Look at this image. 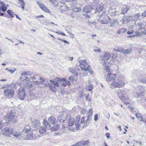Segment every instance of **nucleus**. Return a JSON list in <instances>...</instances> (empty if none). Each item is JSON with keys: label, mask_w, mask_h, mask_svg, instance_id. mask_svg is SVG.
<instances>
[{"label": "nucleus", "mask_w": 146, "mask_h": 146, "mask_svg": "<svg viewBox=\"0 0 146 146\" xmlns=\"http://www.w3.org/2000/svg\"><path fill=\"white\" fill-rule=\"evenodd\" d=\"M15 115V111L13 108L9 107L7 114L4 119H0V129L5 125L12 123H15L16 121L14 117Z\"/></svg>", "instance_id": "nucleus-1"}, {"label": "nucleus", "mask_w": 146, "mask_h": 146, "mask_svg": "<svg viewBox=\"0 0 146 146\" xmlns=\"http://www.w3.org/2000/svg\"><path fill=\"white\" fill-rule=\"evenodd\" d=\"M97 12L98 13V15L100 19L99 21L102 24H107L109 23L110 22V19L107 15H105L106 11H104L103 8L102 6H100L96 10Z\"/></svg>", "instance_id": "nucleus-2"}, {"label": "nucleus", "mask_w": 146, "mask_h": 146, "mask_svg": "<svg viewBox=\"0 0 146 146\" xmlns=\"http://www.w3.org/2000/svg\"><path fill=\"white\" fill-rule=\"evenodd\" d=\"M124 85L125 83L122 80V78L120 76L117 77L116 79L111 83V86L115 87L121 88Z\"/></svg>", "instance_id": "nucleus-3"}, {"label": "nucleus", "mask_w": 146, "mask_h": 146, "mask_svg": "<svg viewBox=\"0 0 146 146\" xmlns=\"http://www.w3.org/2000/svg\"><path fill=\"white\" fill-rule=\"evenodd\" d=\"M19 99L23 100L25 98V92L23 87H21L18 92Z\"/></svg>", "instance_id": "nucleus-4"}, {"label": "nucleus", "mask_w": 146, "mask_h": 146, "mask_svg": "<svg viewBox=\"0 0 146 146\" xmlns=\"http://www.w3.org/2000/svg\"><path fill=\"white\" fill-rule=\"evenodd\" d=\"M3 135L5 136H9L13 133V130L11 127H5L2 130Z\"/></svg>", "instance_id": "nucleus-5"}, {"label": "nucleus", "mask_w": 146, "mask_h": 146, "mask_svg": "<svg viewBox=\"0 0 146 146\" xmlns=\"http://www.w3.org/2000/svg\"><path fill=\"white\" fill-rule=\"evenodd\" d=\"M80 120V116H78L76 118L75 121V125L76 126L77 130H78L79 129V127L80 124H83L84 121V116L81 119L80 123H79Z\"/></svg>", "instance_id": "nucleus-6"}, {"label": "nucleus", "mask_w": 146, "mask_h": 146, "mask_svg": "<svg viewBox=\"0 0 146 146\" xmlns=\"http://www.w3.org/2000/svg\"><path fill=\"white\" fill-rule=\"evenodd\" d=\"M4 92L6 96L10 98L12 97L14 93L13 90L9 88L5 90Z\"/></svg>", "instance_id": "nucleus-7"}, {"label": "nucleus", "mask_w": 146, "mask_h": 146, "mask_svg": "<svg viewBox=\"0 0 146 146\" xmlns=\"http://www.w3.org/2000/svg\"><path fill=\"white\" fill-rule=\"evenodd\" d=\"M116 77L115 74H109L107 75L106 80L108 82H110L115 80Z\"/></svg>", "instance_id": "nucleus-8"}, {"label": "nucleus", "mask_w": 146, "mask_h": 146, "mask_svg": "<svg viewBox=\"0 0 146 146\" xmlns=\"http://www.w3.org/2000/svg\"><path fill=\"white\" fill-rule=\"evenodd\" d=\"M80 65L81 69L85 71H87L89 70V68L90 67V66L88 65V63L82 64H80Z\"/></svg>", "instance_id": "nucleus-9"}, {"label": "nucleus", "mask_w": 146, "mask_h": 146, "mask_svg": "<svg viewBox=\"0 0 146 146\" xmlns=\"http://www.w3.org/2000/svg\"><path fill=\"white\" fill-rule=\"evenodd\" d=\"M141 15L140 13H135L131 17L130 20L132 21H136L139 19Z\"/></svg>", "instance_id": "nucleus-10"}, {"label": "nucleus", "mask_w": 146, "mask_h": 146, "mask_svg": "<svg viewBox=\"0 0 146 146\" xmlns=\"http://www.w3.org/2000/svg\"><path fill=\"white\" fill-rule=\"evenodd\" d=\"M69 72L72 74H75L76 76H77L78 74H80V73L79 72L80 71L79 70H75L73 68H70L68 69Z\"/></svg>", "instance_id": "nucleus-11"}, {"label": "nucleus", "mask_w": 146, "mask_h": 146, "mask_svg": "<svg viewBox=\"0 0 146 146\" xmlns=\"http://www.w3.org/2000/svg\"><path fill=\"white\" fill-rule=\"evenodd\" d=\"M92 9V7H90V6L89 5H87L83 9L82 11L84 13H87L88 14H89L91 11Z\"/></svg>", "instance_id": "nucleus-12"}, {"label": "nucleus", "mask_w": 146, "mask_h": 146, "mask_svg": "<svg viewBox=\"0 0 146 146\" xmlns=\"http://www.w3.org/2000/svg\"><path fill=\"white\" fill-rule=\"evenodd\" d=\"M110 54L108 52H106L105 53L102 58V60L104 61V62L105 60H108L110 57Z\"/></svg>", "instance_id": "nucleus-13"}, {"label": "nucleus", "mask_w": 146, "mask_h": 146, "mask_svg": "<svg viewBox=\"0 0 146 146\" xmlns=\"http://www.w3.org/2000/svg\"><path fill=\"white\" fill-rule=\"evenodd\" d=\"M48 121L50 123L53 124L57 122V120L53 116L50 117L48 118Z\"/></svg>", "instance_id": "nucleus-14"}, {"label": "nucleus", "mask_w": 146, "mask_h": 146, "mask_svg": "<svg viewBox=\"0 0 146 146\" xmlns=\"http://www.w3.org/2000/svg\"><path fill=\"white\" fill-rule=\"evenodd\" d=\"M27 139L34 140L36 139V136L32 132L28 134L27 136Z\"/></svg>", "instance_id": "nucleus-15"}, {"label": "nucleus", "mask_w": 146, "mask_h": 146, "mask_svg": "<svg viewBox=\"0 0 146 146\" xmlns=\"http://www.w3.org/2000/svg\"><path fill=\"white\" fill-rule=\"evenodd\" d=\"M118 96L120 99L122 100H125L126 99L125 96L123 94V92L120 91V92H118Z\"/></svg>", "instance_id": "nucleus-16"}, {"label": "nucleus", "mask_w": 146, "mask_h": 146, "mask_svg": "<svg viewBox=\"0 0 146 146\" xmlns=\"http://www.w3.org/2000/svg\"><path fill=\"white\" fill-rule=\"evenodd\" d=\"M93 112L92 109H89V110L88 113V115L87 116V121H89L92 118V115Z\"/></svg>", "instance_id": "nucleus-17"}, {"label": "nucleus", "mask_w": 146, "mask_h": 146, "mask_svg": "<svg viewBox=\"0 0 146 146\" xmlns=\"http://www.w3.org/2000/svg\"><path fill=\"white\" fill-rule=\"evenodd\" d=\"M40 83L45 86H48V84H49L48 83V82L47 80L44 79L42 77L40 78Z\"/></svg>", "instance_id": "nucleus-18"}, {"label": "nucleus", "mask_w": 146, "mask_h": 146, "mask_svg": "<svg viewBox=\"0 0 146 146\" xmlns=\"http://www.w3.org/2000/svg\"><path fill=\"white\" fill-rule=\"evenodd\" d=\"M86 145V143L84 141H81L73 145L72 146H84Z\"/></svg>", "instance_id": "nucleus-19"}, {"label": "nucleus", "mask_w": 146, "mask_h": 146, "mask_svg": "<svg viewBox=\"0 0 146 146\" xmlns=\"http://www.w3.org/2000/svg\"><path fill=\"white\" fill-rule=\"evenodd\" d=\"M43 124L45 127L48 129H51L50 127V125L49 124L46 119H44L43 121Z\"/></svg>", "instance_id": "nucleus-20"}, {"label": "nucleus", "mask_w": 146, "mask_h": 146, "mask_svg": "<svg viewBox=\"0 0 146 146\" xmlns=\"http://www.w3.org/2000/svg\"><path fill=\"white\" fill-rule=\"evenodd\" d=\"M132 50V49L131 48H130L126 49H124L122 50V52L124 54H130Z\"/></svg>", "instance_id": "nucleus-21"}, {"label": "nucleus", "mask_w": 146, "mask_h": 146, "mask_svg": "<svg viewBox=\"0 0 146 146\" xmlns=\"http://www.w3.org/2000/svg\"><path fill=\"white\" fill-rule=\"evenodd\" d=\"M30 78L33 80H36L35 81L36 82H38V80H39L41 78L40 76L38 75H31Z\"/></svg>", "instance_id": "nucleus-22"}, {"label": "nucleus", "mask_w": 146, "mask_h": 146, "mask_svg": "<svg viewBox=\"0 0 146 146\" xmlns=\"http://www.w3.org/2000/svg\"><path fill=\"white\" fill-rule=\"evenodd\" d=\"M130 19L126 17H124L121 20V22L123 24H127L129 21Z\"/></svg>", "instance_id": "nucleus-23"}, {"label": "nucleus", "mask_w": 146, "mask_h": 146, "mask_svg": "<svg viewBox=\"0 0 146 146\" xmlns=\"http://www.w3.org/2000/svg\"><path fill=\"white\" fill-rule=\"evenodd\" d=\"M31 74L32 73L31 72L29 71H27V72L23 71L21 72V76H25L26 75H31Z\"/></svg>", "instance_id": "nucleus-24"}, {"label": "nucleus", "mask_w": 146, "mask_h": 146, "mask_svg": "<svg viewBox=\"0 0 146 146\" xmlns=\"http://www.w3.org/2000/svg\"><path fill=\"white\" fill-rule=\"evenodd\" d=\"M48 86L51 90L54 92H55L57 91V89L56 87L52 85L51 84H48Z\"/></svg>", "instance_id": "nucleus-25"}, {"label": "nucleus", "mask_w": 146, "mask_h": 146, "mask_svg": "<svg viewBox=\"0 0 146 146\" xmlns=\"http://www.w3.org/2000/svg\"><path fill=\"white\" fill-rule=\"evenodd\" d=\"M129 9V8L127 7H123L121 9V12L120 13L124 15L127 12Z\"/></svg>", "instance_id": "nucleus-26"}, {"label": "nucleus", "mask_w": 146, "mask_h": 146, "mask_svg": "<svg viewBox=\"0 0 146 146\" xmlns=\"http://www.w3.org/2000/svg\"><path fill=\"white\" fill-rule=\"evenodd\" d=\"M57 78H56L55 81L51 80H50V82L52 83L54 85L58 87L59 86V82L57 81Z\"/></svg>", "instance_id": "nucleus-27"}, {"label": "nucleus", "mask_w": 146, "mask_h": 146, "mask_svg": "<svg viewBox=\"0 0 146 146\" xmlns=\"http://www.w3.org/2000/svg\"><path fill=\"white\" fill-rule=\"evenodd\" d=\"M139 81L142 83H146V75H142L141 78L139 79Z\"/></svg>", "instance_id": "nucleus-28"}, {"label": "nucleus", "mask_w": 146, "mask_h": 146, "mask_svg": "<svg viewBox=\"0 0 146 146\" xmlns=\"http://www.w3.org/2000/svg\"><path fill=\"white\" fill-rule=\"evenodd\" d=\"M57 81L61 85L64 86H65V84H64V78H57Z\"/></svg>", "instance_id": "nucleus-29"}, {"label": "nucleus", "mask_w": 146, "mask_h": 146, "mask_svg": "<svg viewBox=\"0 0 146 146\" xmlns=\"http://www.w3.org/2000/svg\"><path fill=\"white\" fill-rule=\"evenodd\" d=\"M30 130L31 128L30 126L29 125H27L25 127L23 132V133H26L28 132Z\"/></svg>", "instance_id": "nucleus-30"}, {"label": "nucleus", "mask_w": 146, "mask_h": 146, "mask_svg": "<svg viewBox=\"0 0 146 146\" xmlns=\"http://www.w3.org/2000/svg\"><path fill=\"white\" fill-rule=\"evenodd\" d=\"M86 85L87 86L86 87L87 90L91 91L93 88L92 84L88 82V84H86Z\"/></svg>", "instance_id": "nucleus-31"}, {"label": "nucleus", "mask_w": 146, "mask_h": 146, "mask_svg": "<svg viewBox=\"0 0 146 146\" xmlns=\"http://www.w3.org/2000/svg\"><path fill=\"white\" fill-rule=\"evenodd\" d=\"M46 131V129L43 126L40 127L39 129V132L40 134H44Z\"/></svg>", "instance_id": "nucleus-32"}, {"label": "nucleus", "mask_w": 146, "mask_h": 146, "mask_svg": "<svg viewBox=\"0 0 146 146\" xmlns=\"http://www.w3.org/2000/svg\"><path fill=\"white\" fill-rule=\"evenodd\" d=\"M118 21L114 20L111 23L110 26L112 27H115L118 25Z\"/></svg>", "instance_id": "nucleus-33"}, {"label": "nucleus", "mask_w": 146, "mask_h": 146, "mask_svg": "<svg viewBox=\"0 0 146 146\" xmlns=\"http://www.w3.org/2000/svg\"><path fill=\"white\" fill-rule=\"evenodd\" d=\"M36 3L41 9L44 7L45 5L40 1H36Z\"/></svg>", "instance_id": "nucleus-34"}, {"label": "nucleus", "mask_w": 146, "mask_h": 146, "mask_svg": "<svg viewBox=\"0 0 146 146\" xmlns=\"http://www.w3.org/2000/svg\"><path fill=\"white\" fill-rule=\"evenodd\" d=\"M7 13L10 15L11 17H13L15 16V14L13 11L10 10H8L7 11Z\"/></svg>", "instance_id": "nucleus-35"}, {"label": "nucleus", "mask_w": 146, "mask_h": 146, "mask_svg": "<svg viewBox=\"0 0 146 146\" xmlns=\"http://www.w3.org/2000/svg\"><path fill=\"white\" fill-rule=\"evenodd\" d=\"M74 118H71L69 119L68 124L70 126H71L74 125Z\"/></svg>", "instance_id": "nucleus-36"}, {"label": "nucleus", "mask_w": 146, "mask_h": 146, "mask_svg": "<svg viewBox=\"0 0 146 146\" xmlns=\"http://www.w3.org/2000/svg\"><path fill=\"white\" fill-rule=\"evenodd\" d=\"M49 1L52 4L54 7H56L58 6V2L56 0H49Z\"/></svg>", "instance_id": "nucleus-37"}, {"label": "nucleus", "mask_w": 146, "mask_h": 146, "mask_svg": "<svg viewBox=\"0 0 146 146\" xmlns=\"http://www.w3.org/2000/svg\"><path fill=\"white\" fill-rule=\"evenodd\" d=\"M127 31V30L125 28H121L118 31V33L119 34L125 33Z\"/></svg>", "instance_id": "nucleus-38"}, {"label": "nucleus", "mask_w": 146, "mask_h": 146, "mask_svg": "<svg viewBox=\"0 0 146 146\" xmlns=\"http://www.w3.org/2000/svg\"><path fill=\"white\" fill-rule=\"evenodd\" d=\"M135 115L137 119L140 121H144V120L143 119L141 115L139 113H137Z\"/></svg>", "instance_id": "nucleus-39"}, {"label": "nucleus", "mask_w": 146, "mask_h": 146, "mask_svg": "<svg viewBox=\"0 0 146 146\" xmlns=\"http://www.w3.org/2000/svg\"><path fill=\"white\" fill-rule=\"evenodd\" d=\"M93 51L94 52H96L98 53H100L101 52V50L100 48L97 47H94Z\"/></svg>", "instance_id": "nucleus-40"}, {"label": "nucleus", "mask_w": 146, "mask_h": 146, "mask_svg": "<svg viewBox=\"0 0 146 146\" xmlns=\"http://www.w3.org/2000/svg\"><path fill=\"white\" fill-rule=\"evenodd\" d=\"M81 10V8L80 7H74L72 9V11L74 12H79Z\"/></svg>", "instance_id": "nucleus-41"}, {"label": "nucleus", "mask_w": 146, "mask_h": 146, "mask_svg": "<svg viewBox=\"0 0 146 146\" xmlns=\"http://www.w3.org/2000/svg\"><path fill=\"white\" fill-rule=\"evenodd\" d=\"M64 84H65V86H64V87L66 86V85L69 86L71 84L69 80H67L65 78H64Z\"/></svg>", "instance_id": "nucleus-42"}, {"label": "nucleus", "mask_w": 146, "mask_h": 146, "mask_svg": "<svg viewBox=\"0 0 146 146\" xmlns=\"http://www.w3.org/2000/svg\"><path fill=\"white\" fill-rule=\"evenodd\" d=\"M103 66H104L106 68V71L107 72H109L110 71V67L106 65V63L105 62H104L103 64Z\"/></svg>", "instance_id": "nucleus-43"}, {"label": "nucleus", "mask_w": 146, "mask_h": 146, "mask_svg": "<svg viewBox=\"0 0 146 146\" xmlns=\"http://www.w3.org/2000/svg\"><path fill=\"white\" fill-rule=\"evenodd\" d=\"M42 9L45 12L48 13H50V11L46 7L45 5L44 7Z\"/></svg>", "instance_id": "nucleus-44"}, {"label": "nucleus", "mask_w": 146, "mask_h": 146, "mask_svg": "<svg viewBox=\"0 0 146 146\" xmlns=\"http://www.w3.org/2000/svg\"><path fill=\"white\" fill-rule=\"evenodd\" d=\"M78 62L80 63V64H86V63H88L87 62V60H78Z\"/></svg>", "instance_id": "nucleus-45"}, {"label": "nucleus", "mask_w": 146, "mask_h": 146, "mask_svg": "<svg viewBox=\"0 0 146 146\" xmlns=\"http://www.w3.org/2000/svg\"><path fill=\"white\" fill-rule=\"evenodd\" d=\"M7 7L5 5H3L1 7V11L3 12H5L7 9Z\"/></svg>", "instance_id": "nucleus-46"}, {"label": "nucleus", "mask_w": 146, "mask_h": 146, "mask_svg": "<svg viewBox=\"0 0 146 146\" xmlns=\"http://www.w3.org/2000/svg\"><path fill=\"white\" fill-rule=\"evenodd\" d=\"M59 126V125L57 124L54 125L53 128V130L55 131H56L58 130Z\"/></svg>", "instance_id": "nucleus-47"}, {"label": "nucleus", "mask_w": 146, "mask_h": 146, "mask_svg": "<svg viewBox=\"0 0 146 146\" xmlns=\"http://www.w3.org/2000/svg\"><path fill=\"white\" fill-rule=\"evenodd\" d=\"M142 88L143 87L142 86H140L139 87V88L140 89L139 90V93L143 94L144 92V90Z\"/></svg>", "instance_id": "nucleus-48"}, {"label": "nucleus", "mask_w": 146, "mask_h": 146, "mask_svg": "<svg viewBox=\"0 0 146 146\" xmlns=\"http://www.w3.org/2000/svg\"><path fill=\"white\" fill-rule=\"evenodd\" d=\"M35 123H37L36 124H34V125L35 127H37L39 126H40V121L38 120H36V121H35Z\"/></svg>", "instance_id": "nucleus-49"}, {"label": "nucleus", "mask_w": 146, "mask_h": 146, "mask_svg": "<svg viewBox=\"0 0 146 146\" xmlns=\"http://www.w3.org/2000/svg\"><path fill=\"white\" fill-rule=\"evenodd\" d=\"M20 134L19 132H14L13 133V135L14 137H18L19 135Z\"/></svg>", "instance_id": "nucleus-50"}, {"label": "nucleus", "mask_w": 146, "mask_h": 146, "mask_svg": "<svg viewBox=\"0 0 146 146\" xmlns=\"http://www.w3.org/2000/svg\"><path fill=\"white\" fill-rule=\"evenodd\" d=\"M58 119V121L60 122H64V120L62 119V117L61 116H58L57 117Z\"/></svg>", "instance_id": "nucleus-51"}, {"label": "nucleus", "mask_w": 146, "mask_h": 146, "mask_svg": "<svg viewBox=\"0 0 146 146\" xmlns=\"http://www.w3.org/2000/svg\"><path fill=\"white\" fill-rule=\"evenodd\" d=\"M115 8L113 9L111 8H110L109 9V11H111V13H113L114 14H116V10H115Z\"/></svg>", "instance_id": "nucleus-52"}, {"label": "nucleus", "mask_w": 146, "mask_h": 146, "mask_svg": "<svg viewBox=\"0 0 146 146\" xmlns=\"http://www.w3.org/2000/svg\"><path fill=\"white\" fill-rule=\"evenodd\" d=\"M24 76V79L22 77H21L20 78V79L21 80L23 79V80H24V81H25V80H27L28 82H29V78L27 77L26 76Z\"/></svg>", "instance_id": "nucleus-53"}, {"label": "nucleus", "mask_w": 146, "mask_h": 146, "mask_svg": "<svg viewBox=\"0 0 146 146\" xmlns=\"http://www.w3.org/2000/svg\"><path fill=\"white\" fill-rule=\"evenodd\" d=\"M30 83L31 82H26L24 84V86L25 87L27 88L29 86Z\"/></svg>", "instance_id": "nucleus-54"}, {"label": "nucleus", "mask_w": 146, "mask_h": 146, "mask_svg": "<svg viewBox=\"0 0 146 146\" xmlns=\"http://www.w3.org/2000/svg\"><path fill=\"white\" fill-rule=\"evenodd\" d=\"M68 34L70 35V37L72 38H74V34H72L71 32H68Z\"/></svg>", "instance_id": "nucleus-55"}, {"label": "nucleus", "mask_w": 146, "mask_h": 146, "mask_svg": "<svg viewBox=\"0 0 146 146\" xmlns=\"http://www.w3.org/2000/svg\"><path fill=\"white\" fill-rule=\"evenodd\" d=\"M86 111H87L85 109L83 108L81 110L80 112L82 114H84V113H86Z\"/></svg>", "instance_id": "nucleus-56"}, {"label": "nucleus", "mask_w": 146, "mask_h": 146, "mask_svg": "<svg viewBox=\"0 0 146 146\" xmlns=\"http://www.w3.org/2000/svg\"><path fill=\"white\" fill-rule=\"evenodd\" d=\"M68 80H69L71 82H74V78L73 76H71L69 77L68 78Z\"/></svg>", "instance_id": "nucleus-57"}, {"label": "nucleus", "mask_w": 146, "mask_h": 146, "mask_svg": "<svg viewBox=\"0 0 146 146\" xmlns=\"http://www.w3.org/2000/svg\"><path fill=\"white\" fill-rule=\"evenodd\" d=\"M141 16L143 18L146 17V10L142 13Z\"/></svg>", "instance_id": "nucleus-58"}, {"label": "nucleus", "mask_w": 146, "mask_h": 146, "mask_svg": "<svg viewBox=\"0 0 146 146\" xmlns=\"http://www.w3.org/2000/svg\"><path fill=\"white\" fill-rule=\"evenodd\" d=\"M114 51H116L117 52H121V51L120 50L119 48H118V47L115 48L114 49Z\"/></svg>", "instance_id": "nucleus-59"}, {"label": "nucleus", "mask_w": 146, "mask_h": 146, "mask_svg": "<svg viewBox=\"0 0 146 146\" xmlns=\"http://www.w3.org/2000/svg\"><path fill=\"white\" fill-rule=\"evenodd\" d=\"M98 115L96 114L95 115L94 117V120L95 121H97L98 120Z\"/></svg>", "instance_id": "nucleus-60"}, {"label": "nucleus", "mask_w": 146, "mask_h": 146, "mask_svg": "<svg viewBox=\"0 0 146 146\" xmlns=\"http://www.w3.org/2000/svg\"><path fill=\"white\" fill-rule=\"evenodd\" d=\"M133 32L134 31H133V30H130V31H128L127 32V34L130 35V34H132L133 33Z\"/></svg>", "instance_id": "nucleus-61"}, {"label": "nucleus", "mask_w": 146, "mask_h": 146, "mask_svg": "<svg viewBox=\"0 0 146 146\" xmlns=\"http://www.w3.org/2000/svg\"><path fill=\"white\" fill-rule=\"evenodd\" d=\"M16 70H13L12 69H9V70H8V71L10 73H14L15 71Z\"/></svg>", "instance_id": "nucleus-62"}, {"label": "nucleus", "mask_w": 146, "mask_h": 146, "mask_svg": "<svg viewBox=\"0 0 146 146\" xmlns=\"http://www.w3.org/2000/svg\"><path fill=\"white\" fill-rule=\"evenodd\" d=\"M84 15L85 16V17L88 18H89L90 17V15L85 14H84Z\"/></svg>", "instance_id": "nucleus-63"}, {"label": "nucleus", "mask_w": 146, "mask_h": 146, "mask_svg": "<svg viewBox=\"0 0 146 146\" xmlns=\"http://www.w3.org/2000/svg\"><path fill=\"white\" fill-rule=\"evenodd\" d=\"M106 135L108 139L110 137V133H106Z\"/></svg>", "instance_id": "nucleus-64"}]
</instances>
